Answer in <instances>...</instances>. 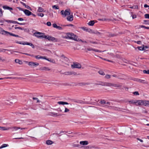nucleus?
I'll use <instances>...</instances> for the list:
<instances>
[{"instance_id": "31", "label": "nucleus", "mask_w": 149, "mask_h": 149, "mask_svg": "<svg viewBox=\"0 0 149 149\" xmlns=\"http://www.w3.org/2000/svg\"><path fill=\"white\" fill-rule=\"evenodd\" d=\"M8 145L7 144H3L1 146H0V149L8 147Z\"/></svg>"}, {"instance_id": "1", "label": "nucleus", "mask_w": 149, "mask_h": 149, "mask_svg": "<svg viewBox=\"0 0 149 149\" xmlns=\"http://www.w3.org/2000/svg\"><path fill=\"white\" fill-rule=\"evenodd\" d=\"M61 14L63 15V17H65L69 15L66 19L68 21H72L73 20V16L72 14L70 15V10L69 9H66L64 11L62 10L61 12Z\"/></svg>"}, {"instance_id": "3", "label": "nucleus", "mask_w": 149, "mask_h": 149, "mask_svg": "<svg viewBox=\"0 0 149 149\" xmlns=\"http://www.w3.org/2000/svg\"><path fill=\"white\" fill-rule=\"evenodd\" d=\"M44 34V33L38 32L35 33H34V35L35 36L38 38H45L44 37V35H43Z\"/></svg>"}, {"instance_id": "19", "label": "nucleus", "mask_w": 149, "mask_h": 149, "mask_svg": "<svg viewBox=\"0 0 149 149\" xmlns=\"http://www.w3.org/2000/svg\"><path fill=\"white\" fill-rule=\"evenodd\" d=\"M86 31L90 33H95L96 34H97L98 33H100L99 32H97L96 33H95L94 31H93L92 30H91L90 29H86Z\"/></svg>"}, {"instance_id": "50", "label": "nucleus", "mask_w": 149, "mask_h": 149, "mask_svg": "<svg viewBox=\"0 0 149 149\" xmlns=\"http://www.w3.org/2000/svg\"><path fill=\"white\" fill-rule=\"evenodd\" d=\"M15 42L16 43H18V44H22V45H24V43H25V42H24L23 43H22V42H19L17 41H15Z\"/></svg>"}, {"instance_id": "42", "label": "nucleus", "mask_w": 149, "mask_h": 149, "mask_svg": "<svg viewBox=\"0 0 149 149\" xmlns=\"http://www.w3.org/2000/svg\"><path fill=\"white\" fill-rule=\"evenodd\" d=\"M16 77H4L3 78V79H16Z\"/></svg>"}, {"instance_id": "40", "label": "nucleus", "mask_w": 149, "mask_h": 149, "mask_svg": "<svg viewBox=\"0 0 149 149\" xmlns=\"http://www.w3.org/2000/svg\"><path fill=\"white\" fill-rule=\"evenodd\" d=\"M9 35H10V36H15V37H20L18 35H15L14 34H13L12 33H10Z\"/></svg>"}, {"instance_id": "45", "label": "nucleus", "mask_w": 149, "mask_h": 149, "mask_svg": "<svg viewBox=\"0 0 149 149\" xmlns=\"http://www.w3.org/2000/svg\"><path fill=\"white\" fill-rule=\"evenodd\" d=\"M33 100H36L37 101V103H38L40 102V101L38 100V99L37 97H33Z\"/></svg>"}, {"instance_id": "32", "label": "nucleus", "mask_w": 149, "mask_h": 149, "mask_svg": "<svg viewBox=\"0 0 149 149\" xmlns=\"http://www.w3.org/2000/svg\"><path fill=\"white\" fill-rule=\"evenodd\" d=\"M44 37L45 38H44L47 39H48V40L50 41L52 36H44Z\"/></svg>"}, {"instance_id": "62", "label": "nucleus", "mask_w": 149, "mask_h": 149, "mask_svg": "<svg viewBox=\"0 0 149 149\" xmlns=\"http://www.w3.org/2000/svg\"><path fill=\"white\" fill-rule=\"evenodd\" d=\"M132 19H133L135 18L136 17V16L135 15H133L132 16Z\"/></svg>"}, {"instance_id": "44", "label": "nucleus", "mask_w": 149, "mask_h": 149, "mask_svg": "<svg viewBox=\"0 0 149 149\" xmlns=\"http://www.w3.org/2000/svg\"><path fill=\"white\" fill-rule=\"evenodd\" d=\"M143 72L145 74H149V70H143Z\"/></svg>"}, {"instance_id": "23", "label": "nucleus", "mask_w": 149, "mask_h": 149, "mask_svg": "<svg viewBox=\"0 0 149 149\" xmlns=\"http://www.w3.org/2000/svg\"><path fill=\"white\" fill-rule=\"evenodd\" d=\"M79 85L80 86H83L86 85H89L90 84V83H89L82 82L79 83Z\"/></svg>"}, {"instance_id": "15", "label": "nucleus", "mask_w": 149, "mask_h": 149, "mask_svg": "<svg viewBox=\"0 0 149 149\" xmlns=\"http://www.w3.org/2000/svg\"><path fill=\"white\" fill-rule=\"evenodd\" d=\"M143 104V106L149 107V100H144Z\"/></svg>"}, {"instance_id": "25", "label": "nucleus", "mask_w": 149, "mask_h": 149, "mask_svg": "<svg viewBox=\"0 0 149 149\" xmlns=\"http://www.w3.org/2000/svg\"><path fill=\"white\" fill-rule=\"evenodd\" d=\"M136 101V100H132L129 101L128 102L130 104H135Z\"/></svg>"}, {"instance_id": "20", "label": "nucleus", "mask_w": 149, "mask_h": 149, "mask_svg": "<svg viewBox=\"0 0 149 149\" xmlns=\"http://www.w3.org/2000/svg\"><path fill=\"white\" fill-rule=\"evenodd\" d=\"M58 104H62V105H64V104H69L67 102H64L63 101H60L58 102L57 103ZM70 105H71V104H70Z\"/></svg>"}, {"instance_id": "11", "label": "nucleus", "mask_w": 149, "mask_h": 149, "mask_svg": "<svg viewBox=\"0 0 149 149\" xmlns=\"http://www.w3.org/2000/svg\"><path fill=\"white\" fill-rule=\"evenodd\" d=\"M64 74L65 75H71L72 74L76 75L77 74L75 72H65Z\"/></svg>"}, {"instance_id": "43", "label": "nucleus", "mask_w": 149, "mask_h": 149, "mask_svg": "<svg viewBox=\"0 0 149 149\" xmlns=\"http://www.w3.org/2000/svg\"><path fill=\"white\" fill-rule=\"evenodd\" d=\"M69 111H70V110L69 109H68L67 107L65 108V109L64 111V112L65 113L68 112Z\"/></svg>"}, {"instance_id": "39", "label": "nucleus", "mask_w": 149, "mask_h": 149, "mask_svg": "<svg viewBox=\"0 0 149 149\" xmlns=\"http://www.w3.org/2000/svg\"><path fill=\"white\" fill-rule=\"evenodd\" d=\"M3 12L2 9L0 8V17H1L3 16Z\"/></svg>"}, {"instance_id": "2", "label": "nucleus", "mask_w": 149, "mask_h": 149, "mask_svg": "<svg viewBox=\"0 0 149 149\" xmlns=\"http://www.w3.org/2000/svg\"><path fill=\"white\" fill-rule=\"evenodd\" d=\"M63 38L66 39H72L74 40H77V36L75 35L72 33H67L66 35L63 37Z\"/></svg>"}, {"instance_id": "53", "label": "nucleus", "mask_w": 149, "mask_h": 149, "mask_svg": "<svg viewBox=\"0 0 149 149\" xmlns=\"http://www.w3.org/2000/svg\"><path fill=\"white\" fill-rule=\"evenodd\" d=\"M38 15L41 17H43L44 16V14L42 13H39L38 14Z\"/></svg>"}, {"instance_id": "61", "label": "nucleus", "mask_w": 149, "mask_h": 149, "mask_svg": "<svg viewBox=\"0 0 149 149\" xmlns=\"http://www.w3.org/2000/svg\"><path fill=\"white\" fill-rule=\"evenodd\" d=\"M144 7L146 8H148V9H149V6H148L146 4H145L144 5Z\"/></svg>"}, {"instance_id": "36", "label": "nucleus", "mask_w": 149, "mask_h": 149, "mask_svg": "<svg viewBox=\"0 0 149 149\" xmlns=\"http://www.w3.org/2000/svg\"><path fill=\"white\" fill-rule=\"evenodd\" d=\"M138 49L140 50H146L145 49H144V47H143V46H142L139 47H138Z\"/></svg>"}, {"instance_id": "17", "label": "nucleus", "mask_w": 149, "mask_h": 149, "mask_svg": "<svg viewBox=\"0 0 149 149\" xmlns=\"http://www.w3.org/2000/svg\"><path fill=\"white\" fill-rule=\"evenodd\" d=\"M46 57H47L45 56V59L51 63H55V61L54 59L50 58H47Z\"/></svg>"}, {"instance_id": "35", "label": "nucleus", "mask_w": 149, "mask_h": 149, "mask_svg": "<svg viewBox=\"0 0 149 149\" xmlns=\"http://www.w3.org/2000/svg\"><path fill=\"white\" fill-rule=\"evenodd\" d=\"M15 29H20V30H24V31H26V29H23L21 27H15Z\"/></svg>"}, {"instance_id": "60", "label": "nucleus", "mask_w": 149, "mask_h": 149, "mask_svg": "<svg viewBox=\"0 0 149 149\" xmlns=\"http://www.w3.org/2000/svg\"><path fill=\"white\" fill-rule=\"evenodd\" d=\"M81 29L84 31H86V29H87V28L86 27H81Z\"/></svg>"}, {"instance_id": "51", "label": "nucleus", "mask_w": 149, "mask_h": 149, "mask_svg": "<svg viewBox=\"0 0 149 149\" xmlns=\"http://www.w3.org/2000/svg\"><path fill=\"white\" fill-rule=\"evenodd\" d=\"M144 16L146 18L149 19V14H146L144 15Z\"/></svg>"}, {"instance_id": "59", "label": "nucleus", "mask_w": 149, "mask_h": 149, "mask_svg": "<svg viewBox=\"0 0 149 149\" xmlns=\"http://www.w3.org/2000/svg\"><path fill=\"white\" fill-rule=\"evenodd\" d=\"M53 26L54 27L56 28L58 26L56 24L54 23L53 24Z\"/></svg>"}, {"instance_id": "28", "label": "nucleus", "mask_w": 149, "mask_h": 149, "mask_svg": "<svg viewBox=\"0 0 149 149\" xmlns=\"http://www.w3.org/2000/svg\"><path fill=\"white\" fill-rule=\"evenodd\" d=\"M51 39L50 41H52L54 42H57L58 41V40L57 39L52 37H51Z\"/></svg>"}, {"instance_id": "49", "label": "nucleus", "mask_w": 149, "mask_h": 149, "mask_svg": "<svg viewBox=\"0 0 149 149\" xmlns=\"http://www.w3.org/2000/svg\"><path fill=\"white\" fill-rule=\"evenodd\" d=\"M105 78L107 79H109L111 78V75L109 74H107L105 76Z\"/></svg>"}, {"instance_id": "13", "label": "nucleus", "mask_w": 149, "mask_h": 149, "mask_svg": "<svg viewBox=\"0 0 149 149\" xmlns=\"http://www.w3.org/2000/svg\"><path fill=\"white\" fill-rule=\"evenodd\" d=\"M35 57L37 59H45V56H42L40 55L35 56Z\"/></svg>"}, {"instance_id": "30", "label": "nucleus", "mask_w": 149, "mask_h": 149, "mask_svg": "<svg viewBox=\"0 0 149 149\" xmlns=\"http://www.w3.org/2000/svg\"><path fill=\"white\" fill-rule=\"evenodd\" d=\"M3 8L4 9H8L10 10H13V8H10L8 6H3Z\"/></svg>"}, {"instance_id": "4", "label": "nucleus", "mask_w": 149, "mask_h": 149, "mask_svg": "<svg viewBox=\"0 0 149 149\" xmlns=\"http://www.w3.org/2000/svg\"><path fill=\"white\" fill-rule=\"evenodd\" d=\"M71 67L72 68L80 69L81 68V65L77 63H73V64L71 65Z\"/></svg>"}, {"instance_id": "64", "label": "nucleus", "mask_w": 149, "mask_h": 149, "mask_svg": "<svg viewBox=\"0 0 149 149\" xmlns=\"http://www.w3.org/2000/svg\"><path fill=\"white\" fill-rule=\"evenodd\" d=\"M18 20L19 21H22L24 20V19L21 18H19L18 19Z\"/></svg>"}, {"instance_id": "47", "label": "nucleus", "mask_w": 149, "mask_h": 149, "mask_svg": "<svg viewBox=\"0 0 149 149\" xmlns=\"http://www.w3.org/2000/svg\"><path fill=\"white\" fill-rule=\"evenodd\" d=\"M10 51V50L7 49H0V52H5V51Z\"/></svg>"}, {"instance_id": "38", "label": "nucleus", "mask_w": 149, "mask_h": 149, "mask_svg": "<svg viewBox=\"0 0 149 149\" xmlns=\"http://www.w3.org/2000/svg\"><path fill=\"white\" fill-rule=\"evenodd\" d=\"M98 73L100 74L101 75H105L104 72L102 70L99 71L98 72Z\"/></svg>"}, {"instance_id": "63", "label": "nucleus", "mask_w": 149, "mask_h": 149, "mask_svg": "<svg viewBox=\"0 0 149 149\" xmlns=\"http://www.w3.org/2000/svg\"><path fill=\"white\" fill-rule=\"evenodd\" d=\"M145 27L146 26H143V25H140V26H139V28L140 29V28H145Z\"/></svg>"}, {"instance_id": "24", "label": "nucleus", "mask_w": 149, "mask_h": 149, "mask_svg": "<svg viewBox=\"0 0 149 149\" xmlns=\"http://www.w3.org/2000/svg\"><path fill=\"white\" fill-rule=\"evenodd\" d=\"M94 23L95 22L94 20H91L88 23V24L89 26H93L94 25Z\"/></svg>"}, {"instance_id": "29", "label": "nucleus", "mask_w": 149, "mask_h": 149, "mask_svg": "<svg viewBox=\"0 0 149 149\" xmlns=\"http://www.w3.org/2000/svg\"><path fill=\"white\" fill-rule=\"evenodd\" d=\"M46 143L47 145H50L52 144L53 142L51 140H48L46 141Z\"/></svg>"}, {"instance_id": "26", "label": "nucleus", "mask_w": 149, "mask_h": 149, "mask_svg": "<svg viewBox=\"0 0 149 149\" xmlns=\"http://www.w3.org/2000/svg\"><path fill=\"white\" fill-rule=\"evenodd\" d=\"M22 3L23 6H25V7L26 8L29 9L30 10H31V8L29 6L26 5L25 3H24L23 2H22Z\"/></svg>"}, {"instance_id": "27", "label": "nucleus", "mask_w": 149, "mask_h": 149, "mask_svg": "<svg viewBox=\"0 0 149 149\" xmlns=\"http://www.w3.org/2000/svg\"><path fill=\"white\" fill-rule=\"evenodd\" d=\"M15 62L17 63H18L20 65H21L22 64V62L21 61L19 60L18 59H16L15 60Z\"/></svg>"}, {"instance_id": "9", "label": "nucleus", "mask_w": 149, "mask_h": 149, "mask_svg": "<svg viewBox=\"0 0 149 149\" xmlns=\"http://www.w3.org/2000/svg\"><path fill=\"white\" fill-rule=\"evenodd\" d=\"M24 12L25 14L27 16H29L32 14V13L31 12L26 9L24 10Z\"/></svg>"}, {"instance_id": "8", "label": "nucleus", "mask_w": 149, "mask_h": 149, "mask_svg": "<svg viewBox=\"0 0 149 149\" xmlns=\"http://www.w3.org/2000/svg\"><path fill=\"white\" fill-rule=\"evenodd\" d=\"M100 85L107 86L112 87V83L110 82H101Z\"/></svg>"}, {"instance_id": "18", "label": "nucleus", "mask_w": 149, "mask_h": 149, "mask_svg": "<svg viewBox=\"0 0 149 149\" xmlns=\"http://www.w3.org/2000/svg\"><path fill=\"white\" fill-rule=\"evenodd\" d=\"M80 143L81 145H88V143L87 141H80Z\"/></svg>"}, {"instance_id": "58", "label": "nucleus", "mask_w": 149, "mask_h": 149, "mask_svg": "<svg viewBox=\"0 0 149 149\" xmlns=\"http://www.w3.org/2000/svg\"><path fill=\"white\" fill-rule=\"evenodd\" d=\"M47 24L48 26H50L51 25V22H47Z\"/></svg>"}, {"instance_id": "5", "label": "nucleus", "mask_w": 149, "mask_h": 149, "mask_svg": "<svg viewBox=\"0 0 149 149\" xmlns=\"http://www.w3.org/2000/svg\"><path fill=\"white\" fill-rule=\"evenodd\" d=\"M28 65L31 67L34 68L38 66L39 63L37 62L31 61L29 62Z\"/></svg>"}, {"instance_id": "12", "label": "nucleus", "mask_w": 149, "mask_h": 149, "mask_svg": "<svg viewBox=\"0 0 149 149\" xmlns=\"http://www.w3.org/2000/svg\"><path fill=\"white\" fill-rule=\"evenodd\" d=\"M20 129V127L16 126H14L9 127V130H13V131H17L18 129Z\"/></svg>"}, {"instance_id": "16", "label": "nucleus", "mask_w": 149, "mask_h": 149, "mask_svg": "<svg viewBox=\"0 0 149 149\" xmlns=\"http://www.w3.org/2000/svg\"><path fill=\"white\" fill-rule=\"evenodd\" d=\"M40 70H45V71H49L50 70V69H49L48 67H41Z\"/></svg>"}, {"instance_id": "10", "label": "nucleus", "mask_w": 149, "mask_h": 149, "mask_svg": "<svg viewBox=\"0 0 149 149\" xmlns=\"http://www.w3.org/2000/svg\"><path fill=\"white\" fill-rule=\"evenodd\" d=\"M49 115L54 117L58 116H61V114H58L57 113L51 112L49 113Z\"/></svg>"}, {"instance_id": "54", "label": "nucleus", "mask_w": 149, "mask_h": 149, "mask_svg": "<svg viewBox=\"0 0 149 149\" xmlns=\"http://www.w3.org/2000/svg\"><path fill=\"white\" fill-rule=\"evenodd\" d=\"M133 93L134 95H139V92L137 91L134 92Z\"/></svg>"}, {"instance_id": "6", "label": "nucleus", "mask_w": 149, "mask_h": 149, "mask_svg": "<svg viewBox=\"0 0 149 149\" xmlns=\"http://www.w3.org/2000/svg\"><path fill=\"white\" fill-rule=\"evenodd\" d=\"M144 100H136L135 102V105L136 106H140L141 105H144Z\"/></svg>"}, {"instance_id": "22", "label": "nucleus", "mask_w": 149, "mask_h": 149, "mask_svg": "<svg viewBox=\"0 0 149 149\" xmlns=\"http://www.w3.org/2000/svg\"><path fill=\"white\" fill-rule=\"evenodd\" d=\"M24 45H27L30 46L33 48H34V46L31 43H29L27 42H25Z\"/></svg>"}, {"instance_id": "48", "label": "nucleus", "mask_w": 149, "mask_h": 149, "mask_svg": "<svg viewBox=\"0 0 149 149\" xmlns=\"http://www.w3.org/2000/svg\"><path fill=\"white\" fill-rule=\"evenodd\" d=\"M105 51H100L99 50L95 49H94V51H95V52H104Z\"/></svg>"}, {"instance_id": "57", "label": "nucleus", "mask_w": 149, "mask_h": 149, "mask_svg": "<svg viewBox=\"0 0 149 149\" xmlns=\"http://www.w3.org/2000/svg\"><path fill=\"white\" fill-rule=\"evenodd\" d=\"M112 76L114 77L119 78L118 76L116 74L113 75Z\"/></svg>"}, {"instance_id": "37", "label": "nucleus", "mask_w": 149, "mask_h": 149, "mask_svg": "<svg viewBox=\"0 0 149 149\" xmlns=\"http://www.w3.org/2000/svg\"><path fill=\"white\" fill-rule=\"evenodd\" d=\"M145 81L144 80H142V79H139L138 80V81L139 82H140V83H146V84L147 83L145 82Z\"/></svg>"}, {"instance_id": "33", "label": "nucleus", "mask_w": 149, "mask_h": 149, "mask_svg": "<svg viewBox=\"0 0 149 149\" xmlns=\"http://www.w3.org/2000/svg\"><path fill=\"white\" fill-rule=\"evenodd\" d=\"M0 129H1L3 130H9V127H0Z\"/></svg>"}, {"instance_id": "56", "label": "nucleus", "mask_w": 149, "mask_h": 149, "mask_svg": "<svg viewBox=\"0 0 149 149\" xmlns=\"http://www.w3.org/2000/svg\"><path fill=\"white\" fill-rule=\"evenodd\" d=\"M87 50L88 51H94V49L92 48H88L87 49Z\"/></svg>"}, {"instance_id": "34", "label": "nucleus", "mask_w": 149, "mask_h": 149, "mask_svg": "<svg viewBox=\"0 0 149 149\" xmlns=\"http://www.w3.org/2000/svg\"><path fill=\"white\" fill-rule=\"evenodd\" d=\"M43 10L44 9L42 8L41 7H39L38 10V11L40 12H41L43 11Z\"/></svg>"}, {"instance_id": "14", "label": "nucleus", "mask_w": 149, "mask_h": 149, "mask_svg": "<svg viewBox=\"0 0 149 149\" xmlns=\"http://www.w3.org/2000/svg\"><path fill=\"white\" fill-rule=\"evenodd\" d=\"M112 87L121 88L122 85L119 83H112Z\"/></svg>"}, {"instance_id": "55", "label": "nucleus", "mask_w": 149, "mask_h": 149, "mask_svg": "<svg viewBox=\"0 0 149 149\" xmlns=\"http://www.w3.org/2000/svg\"><path fill=\"white\" fill-rule=\"evenodd\" d=\"M99 57L101 58V59H103L104 60H105V61H109V62H112V61H109L108 60H107V59H104V58H102L101 57Z\"/></svg>"}, {"instance_id": "46", "label": "nucleus", "mask_w": 149, "mask_h": 149, "mask_svg": "<svg viewBox=\"0 0 149 149\" xmlns=\"http://www.w3.org/2000/svg\"><path fill=\"white\" fill-rule=\"evenodd\" d=\"M131 8H138V6H131L130 7Z\"/></svg>"}, {"instance_id": "41", "label": "nucleus", "mask_w": 149, "mask_h": 149, "mask_svg": "<svg viewBox=\"0 0 149 149\" xmlns=\"http://www.w3.org/2000/svg\"><path fill=\"white\" fill-rule=\"evenodd\" d=\"M52 7L53 8H54L55 9H59V7L56 5L53 6Z\"/></svg>"}, {"instance_id": "7", "label": "nucleus", "mask_w": 149, "mask_h": 149, "mask_svg": "<svg viewBox=\"0 0 149 149\" xmlns=\"http://www.w3.org/2000/svg\"><path fill=\"white\" fill-rule=\"evenodd\" d=\"M0 34L4 35L10 34V32L3 30L2 28L0 27Z\"/></svg>"}, {"instance_id": "52", "label": "nucleus", "mask_w": 149, "mask_h": 149, "mask_svg": "<svg viewBox=\"0 0 149 149\" xmlns=\"http://www.w3.org/2000/svg\"><path fill=\"white\" fill-rule=\"evenodd\" d=\"M144 22H145V24H146L149 25V21L148 20H144Z\"/></svg>"}, {"instance_id": "21", "label": "nucleus", "mask_w": 149, "mask_h": 149, "mask_svg": "<svg viewBox=\"0 0 149 149\" xmlns=\"http://www.w3.org/2000/svg\"><path fill=\"white\" fill-rule=\"evenodd\" d=\"M4 21L8 23H13L14 24H16V23H17V21L11 20L4 19Z\"/></svg>"}]
</instances>
